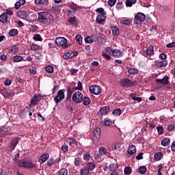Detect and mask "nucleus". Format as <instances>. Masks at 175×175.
<instances>
[{"mask_svg": "<svg viewBox=\"0 0 175 175\" xmlns=\"http://www.w3.org/2000/svg\"><path fill=\"white\" fill-rule=\"evenodd\" d=\"M29 72H30L31 75H36V73H37L36 68L31 67L29 68Z\"/></svg>", "mask_w": 175, "mask_h": 175, "instance_id": "63", "label": "nucleus"}, {"mask_svg": "<svg viewBox=\"0 0 175 175\" xmlns=\"http://www.w3.org/2000/svg\"><path fill=\"white\" fill-rule=\"evenodd\" d=\"M132 173V168L131 167H126L124 168V174L129 175Z\"/></svg>", "mask_w": 175, "mask_h": 175, "instance_id": "53", "label": "nucleus"}, {"mask_svg": "<svg viewBox=\"0 0 175 175\" xmlns=\"http://www.w3.org/2000/svg\"><path fill=\"white\" fill-rule=\"evenodd\" d=\"M50 17H53L51 14L47 12H40L38 13V21L44 25H49L50 24Z\"/></svg>", "mask_w": 175, "mask_h": 175, "instance_id": "1", "label": "nucleus"}, {"mask_svg": "<svg viewBox=\"0 0 175 175\" xmlns=\"http://www.w3.org/2000/svg\"><path fill=\"white\" fill-rule=\"evenodd\" d=\"M130 97L132 98L133 100H137V102H142V100H143V98H142V97L136 96V94H135L134 93H131L130 94Z\"/></svg>", "mask_w": 175, "mask_h": 175, "instance_id": "25", "label": "nucleus"}, {"mask_svg": "<svg viewBox=\"0 0 175 175\" xmlns=\"http://www.w3.org/2000/svg\"><path fill=\"white\" fill-rule=\"evenodd\" d=\"M116 2H117V0H109L108 5L111 8L116 5Z\"/></svg>", "mask_w": 175, "mask_h": 175, "instance_id": "62", "label": "nucleus"}, {"mask_svg": "<svg viewBox=\"0 0 175 175\" xmlns=\"http://www.w3.org/2000/svg\"><path fill=\"white\" fill-rule=\"evenodd\" d=\"M33 39L34 40H36L37 42H42V40H43V38H42V36H40V34H35Z\"/></svg>", "mask_w": 175, "mask_h": 175, "instance_id": "46", "label": "nucleus"}, {"mask_svg": "<svg viewBox=\"0 0 175 175\" xmlns=\"http://www.w3.org/2000/svg\"><path fill=\"white\" fill-rule=\"evenodd\" d=\"M109 170L111 172H117L118 170V165L117 164H110Z\"/></svg>", "mask_w": 175, "mask_h": 175, "instance_id": "32", "label": "nucleus"}, {"mask_svg": "<svg viewBox=\"0 0 175 175\" xmlns=\"http://www.w3.org/2000/svg\"><path fill=\"white\" fill-rule=\"evenodd\" d=\"M96 22L100 25H105L106 23V15H97Z\"/></svg>", "mask_w": 175, "mask_h": 175, "instance_id": "11", "label": "nucleus"}, {"mask_svg": "<svg viewBox=\"0 0 175 175\" xmlns=\"http://www.w3.org/2000/svg\"><path fill=\"white\" fill-rule=\"evenodd\" d=\"M157 129L158 135H163V126H157Z\"/></svg>", "mask_w": 175, "mask_h": 175, "instance_id": "56", "label": "nucleus"}, {"mask_svg": "<svg viewBox=\"0 0 175 175\" xmlns=\"http://www.w3.org/2000/svg\"><path fill=\"white\" fill-rule=\"evenodd\" d=\"M41 96H34L31 99V103H33L34 105H36L37 102H39L40 100Z\"/></svg>", "mask_w": 175, "mask_h": 175, "instance_id": "33", "label": "nucleus"}, {"mask_svg": "<svg viewBox=\"0 0 175 175\" xmlns=\"http://www.w3.org/2000/svg\"><path fill=\"white\" fill-rule=\"evenodd\" d=\"M70 59L75 58V57H77L79 55V52L77 51H71L69 52Z\"/></svg>", "mask_w": 175, "mask_h": 175, "instance_id": "55", "label": "nucleus"}, {"mask_svg": "<svg viewBox=\"0 0 175 175\" xmlns=\"http://www.w3.org/2000/svg\"><path fill=\"white\" fill-rule=\"evenodd\" d=\"M24 58L21 55H16L13 57L14 62H21Z\"/></svg>", "mask_w": 175, "mask_h": 175, "instance_id": "35", "label": "nucleus"}, {"mask_svg": "<svg viewBox=\"0 0 175 175\" xmlns=\"http://www.w3.org/2000/svg\"><path fill=\"white\" fill-rule=\"evenodd\" d=\"M75 39H76L78 44H81V43H83V36H81V35L77 34L75 36Z\"/></svg>", "mask_w": 175, "mask_h": 175, "instance_id": "41", "label": "nucleus"}, {"mask_svg": "<svg viewBox=\"0 0 175 175\" xmlns=\"http://www.w3.org/2000/svg\"><path fill=\"white\" fill-rule=\"evenodd\" d=\"M10 36H16V35H18V30L17 29H12L9 31Z\"/></svg>", "mask_w": 175, "mask_h": 175, "instance_id": "34", "label": "nucleus"}, {"mask_svg": "<svg viewBox=\"0 0 175 175\" xmlns=\"http://www.w3.org/2000/svg\"><path fill=\"white\" fill-rule=\"evenodd\" d=\"M27 160L22 159L18 161V165L19 166V167H27Z\"/></svg>", "mask_w": 175, "mask_h": 175, "instance_id": "29", "label": "nucleus"}, {"mask_svg": "<svg viewBox=\"0 0 175 175\" xmlns=\"http://www.w3.org/2000/svg\"><path fill=\"white\" fill-rule=\"evenodd\" d=\"M128 72L129 75H135L139 73V70H137V68H129Z\"/></svg>", "mask_w": 175, "mask_h": 175, "instance_id": "38", "label": "nucleus"}, {"mask_svg": "<svg viewBox=\"0 0 175 175\" xmlns=\"http://www.w3.org/2000/svg\"><path fill=\"white\" fill-rule=\"evenodd\" d=\"M38 26H36V25H32L30 27V30L32 31L33 32H36V31H38Z\"/></svg>", "mask_w": 175, "mask_h": 175, "instance_id": "64", "label": "nucleus"}, {"mask_svg": "<svg viewBox=\"0 0 175 175\" xmlns=\"http://www.w3.org/2000/svg\"><path fill=\"white\" fill-rule=\"evenodd\" d=\"M146 20V15L142 12H138L134 18V23L139 24V23H143Z\"/></svg>", "mask_w": 175, "mask_h": 175, "instance_id": "8", "label": "nucleus"}, {"mask_svg": "<svg viewBox=\"0 0 175 175\" xmlns=\"http://www.w3.org/2000/svg\"><path fill=\"white\" fill-rule=\"evenodd\" d=\"M105 51H106L105 53H107V54H109L111 56L112 55L113 50L111 49V48L107 46V47H105Z\"/></svg>", "mask_w": 175, "mask_h": 175, "instance_id": "59", "label": "nucleus"}, {"mask_svg": "<svg viewBox=\"0 0 175 175\" xmlns=\"http://www.w3.org/2000/svg\"><path fill=\"white\" fill-rule=\"evenodd\" d=\"M45 70L47 73H53L54 72V67L53 66H47L45 67Z\"/></svg>", "mask_w": 175, "mask_h": 175, "instance_id": "45", "label": "nucleus"}, {"mask_svg": "<svg viewBox=\"0 0 175 175\" xmlns=\"http://www.w3.org/2000/svg\"><path fill=\"white\" fill-rule=\"evenodd\" d=\"M111 57H115L116 58H120V57H122V52H121L118 49H115L112 52Z\"/></svg>", "mask_w": 175, "mask_h": 175, "instance_id": "16", "label": "nucleus"}, {"mask_svg": "<svg viewBox=\"0 0 175 175\" xmlns=\"http://www.w3.org/2000/svg\"><path fill=\"white\" fill-rule=\"evenodd\" d=\"M18 14L19 16V17H21V18H25V17H27V12L24 11V10H21L20 12H18Z\"/></svg>", "mask_w": 175, "mask_h": 175, "instance_id": "44", "label": "nucleus"}, {"mask_svg": "<svg viewBox=\"0 0 175 175\" xmlns=\"http://www.w3.org/2000/svg\"><path fill=\"white\" fill-rule=\"evenodd\" d=\"M122 8H124V3H122V2H118L116 5V8L117 9V10H121Z\"/></svg>", "mask_w": 175, "mask_h": 175, "instance_id": "58", "label": "nucleus"}, {"mask_svg": "<svg viewBox=\"0 0 175 175\" xmlns=\"http://www.w3.org/2000/svg\"><path fill=\"white\" fill-rule=\"evenodd\" d=\"M75 92L74 90H70V88H68L67 89V96H66V100H70L72 99V94Z\"/></svg>", "mask_w": 175, "mask_h": 175, "instance_id": "23", "label": "nucleus"}, {"mask_svg": "<svg viewBox=\"0 0 175 175\" xmlns=\"http://www.w3.org/2000/svg\"><path fill=\"white\" fill-rule=\"evenodd\" d=\"M83 98H84V96L81 92H76L73 94L72 99L75 103H81L83 102Z\"/></svg>", "mask_w": 175, "mask_h": 175, "instance_id": "5", "label": "nucleus"}, {"mask_svg": "<svg viewBox=\"0 0 175 175\" xmlns=\"http://www.w3.org/2000/svg\"><path fill=\"white\" fill-rule=\"evenodd\" d=\"M0 22L3 24H5V23H8V15H6L5 12L0 15Z\"/></svg>", "mask_w": 175, "mask_h": 175, "instance_id": "22", "label": "nucleus"}, {"mask_svg": "<svg viewBox=\"0 0 175 175\" xmlns=\"http://www.w3.org/2000/svg\"><path fill=\"white\" fill-rule=\"evenodd\" d=\"M81 175H89L90 174V170L87 168V167H84L81 171H80Z\"/></svg>", "mask_w": 175, "mask_h": 175, "instance_id": "36", "label": "nucleus"}, {"mask_svg": "<svg viewBox=\"0 0 175 175\" xmlns=\"http://www.w3.org/2000/svg\"><path fill=\"white\" fill-rule=\"evenodd\" d=\"M113 116H115V117H119V116H121V109L118 108L116 109H114L112 112Z\"/></svg>", "mask_w": 175, "mask_h": 175, "instance_id": "39", "label": "nucleus"}, {"mask_svg": "<svg viewBox=\"0 0 175 175\" xmlns=\"http://www.w3.org/2000/svg\"><path fill=\"white\" fill-rule=\"evenodd\" d=\"M170 144V139L165 137L161 141V146L163 147H167Z\"/></svg>", "mask_w": 175, "mask_h": 175, "instance_id": "24", "label": "nucleus"}, {"mask_svg": "<svg viewBox=\"0 0 175 175\" xmlns=\"http://www.w3.org/2000/svg\"><path fill=\"white\" fill-rule=\"evenodd\" d=\"M17 144H18V139L15 138L14 139H13L12 141H11L10 144V148H12V150H14L17 146Z\"/></svg>", "mask_w": 175, "mask_h": 175, "instance_id": "20", "label": "nucleus"}, {"mask_svg": "<svg viewBox=\"0 0 175 175\" xmlns=\"http://www.w3.org/2000/svg\"><path fill=\"white\" fill-rule=\"evenodd\" d=\"M79 9H81V8L75 3L72 4L66 10L67 16H70V14L76 13Z\"/></svg>", "mask_w": 175, "mask_h": 175, "instance_id": "7", "label": "nucleus"}, {"mask_svg": "<svg viewBox=\"0 0 175 175\" xmlns=\"http://www.w3.org/2000/svg\"><path fill=\"white\" fill-rule=\"evenodd\" d=\"M65 99V89L60 90L57 92V95L54 97L53 100L58 105V103L62 102Z\"/></svg>", "mask_w": 175, "mask_h": 175, "instance_id": "3", "label": "nucleus"}, {"mask_svg": "<svg viewBox=\"0 0 175 175\" xmlns=\"http://www.w3.org/2000/svg\"><path fill=\"white\" fill-rule=\"evenodd\" d=\"M49 158H50V154H49V153H44L38 158V162L40 163H44Z\"/></svg>", "mask_w": 175, "mask_h": 175, "instance_id": "13", "label": "nucleus"}, {"mask_svg": "<svg viewBox=\"0 0 175 175\" xmlns=\"http://www.w3.org/2000/svg\"><path fill=\"white\" fill-rule=\"evenodd\" d=\"M68 23H70L72 25H77V21H76V16H72L68 19Z\"/></svg>", "mask_w": 175, "mask_h": 175, "instance_id": "27", "label": "nucleus"}, {"mask_svg": "<svg viewBox=\"0 0 175 175\" xmlns=\"http://www.w3.org/2000/svg\"><path fill=\"white\" fill-rule=\"evenodd\" d=\"M55 43L62 49H67L68 47V40L63 37H59L55 39Z\"/></svg>", "mask_w": 175, "mask_h": 175, "instance_id": "4", "label": "nucleus"}, {"mask_svg": "<svg viewBox=\"0 0 175 175\" xmlns=\"http://www.w3.org/2000/svg\"><path fill=\"white\" fill-rule=\"evenodd\" d=\"M102 55L105 59H107V61H110V59H111V55H108L106 52H103Z\"/></svg>", "mask_w": 175, "mask_h": 175, "instance_id": "51", "label": "nucleus"}, {"mask_svg": "<svg viewBox=\"0 0 175 175\" xmlns=\"http://www.w3.org/2000/svg\"><path fill=\"white\" fill-rule=\"evenodd\" d=\"M0 131L1 133H7V132H9L10 131V126H3L0 129Z\"/></svg>", "mask_w": 175, "mask_h": 175, "instance_id": "49", "label": "nucleus"}, {"mask_svg": "<svg viewBox=\"0 0 175 175\" xmlns=\"http://www.w3.org/2000/svg\"><path fill=\"white\" fill-rule=\"evenodd\" d=\"M110 111V107L105 106L102 107L99 111L97 113L98 117H102V116H106Z\"/></svg>", "mask_w": 175, "mask_h": 175, "instance_id": "10", "label": "nucleus"}, {"mask_svg": "<svg viewBox=\"0 0 175 175\" xmlns=\"http://www.w3.org/2000/svg\"><path fill=\"white\" fill-rule=\"evenodd\" d=\"M136 2H137V0H126V6L127 8H131V6L135 5Z\"/></svg>", "mask_w": 175, "mask_h": 175, "instance_id": "26", "label": "nucleus"}, {"mask_svg": "<svg viewBox=\"0 0 175 175\" xmlns=\"http://www.w3.org/2000/svg\"><path fill=\"white\" fill-rule=\"evenodd\" d=\"M154 159H157V161H161V159L162 157H163V154L162 152H159L154 154Z\"/></svg>", "mask_w": 175, "mask_h": 175, "instance_id": "42", "label": "nucleus"}, {"mask_svg": "<svg viewBox=\"0 0 175 175\" xmlns=\"http://www.w3.org/2000/svg\"><path fill=\"white\" fill-rule=\"evenodd\" d=\"M139 174H144L147 172V167L146 166H141L138 168Z\"/></svg>", "mask_w": 175, "mask_h": 175, "instance_id": "40", "label": "nucleus"}, {"mask_svg": "<svg viewBox=\"0 0 175 175\" xmlns=\"http://www.w3.org/2000/svg\"><path fill=\"white\" fill-rule=\"evenodd\" d=\"M89 91L91 94H94V95H99L102 92V88L97 85H92L90 86Z\"/></svg>", "mask_w": 175, "mask_h": 175, "instance_id": "6", "label": "nucleus"}, {"mask_svg": "<svg viewBox=\"0 0 175 175\" xmlns=\"http://www.w3.org/2000/svg\"><path fill=\"white\" fill-rule=\"evenodd\" d=\"M95 167H96V165H95V164L94 163H88L86 165V168L88 169V170L92 171L94 170V169H95Z\"/></svg>", "mask_w": 175, "mask_h": 175, "instance_id": "28", "label": "nucleus"}, {"mask_svg": "<svg viewBox=\"0 0 175 175\" xmlns=\"http://www.w3.org/2000/svg\"><path fill=\"white\" fill-rule=\"evenodd\" d=\"M128 152L130 155H133L136 154V146L135 145H131L128 149Z\"/></svg>", "mask_w": 175, "mask_h": 175, "instance_id": "21", "label": "nucleus"}, {"mask_svg": "<svg viewBox=\"0 0 175 175\" xmlns=\"http://www.w3.org/2000/svg\"><path fill=\"white\" fill-rule=\"evenodd\" d=\"M0 92L5 98H9V96H12V92H10V90H8L5 88H3V89H1Z\"/></svg>", "mask_w": 175, "mask_h": 175, "instance_id": "12", "label": "nucleus"}, {"mask_svg": "<svg viewBox=\"0 0 175 175\" xmlns=\"http://www.w3.org/2000/svg\"><path fill=\"white\" fill-rule=\"evenodd\" d=\"M68 141L69 146H73V144H76V146H78L77 141H76V139H75V137H70L68 138Z\"/></svg>", "mask_w": 175, "mask_h": 175, "instance_id": "31", "label": "nucleus"}, {"mask_svg": "<svg viewBox=\"0 0 175 175\" xmlns=\"http://www.w3.org/2000/svg\"><path fill=\"white\" fill-rule=\"evenodd\" d=\"M98 152H99L100 155H102V156L107 155V150L105 147L100 148Z\"/></svg>", "mask_w": 175, "mask_h": 175, "instance_id": "30", "label": "nucleus"}, {"mask_svg": "<svg viewBox=\"0 0 175 175\" xmlns=\"http://www.w3.org/2000/svg\"><path fill=\"white\" fill-rule=\"evenodd\" d=\"M18 51V46L17 45H12L11 46V53H17Z\"/></svg>", "mask_w": 175, "mask_h": 175, "instance_id": "57", "label": "nucleus"}, {"mask_svg": "<svg viewBox=\"0 0 175 175\" xmlns=\"http://www.w3.org/2000/svg\"><path fill=\"white\" fill-rule=\"evenodd\" d=\"M90 38H92V40L94 43V42H98L99 41V37L96 35H92L90 36Z\"/></svg>", "mask_w": 175, "mask_h": 175, "instance_id": "61", "label": "nucleus"}, {"mask_svg": "<svg viewBox=\"0 0 175 175\" xmlns=\"http://www.w3.org/2000/svg\"><path fill=\"white\" fill-rule=\"evenodd\" d=\"M61 150L63 151V152L66 153L69 150V146H68L66 144H64L62 146Z\"/></svg>", "mask_w": 175, "mask_h": 175, "instance_id": "54", "label": "nucleus"}, {"mask_svg": "<svg viewBox=\"0 0 175 175\" xmlns=\"http://www.w3.org/2000/svg\"><path fill=\"white\" fill-rule=\"evenodd\" d=\"M36 5H44V6H49V0H35Z\"/></svg>", "mask_w": 175, "mask_h": 175, "instance_id": "18", "label": "nucleus"}, {"mask_svg": "<svg viewBox=\"0 0 175 175\" xmlns=\"http://www.w3.org/2000/svg\"><path fill=\"white\" fill-rule=\"evenodd\" d=\"M80 163H81V159L80 157H77L75 159V165L77 167L80 166Z\"/></svg>", "mask_w": 175, "mask_h": 175, "instance_id": "50", "label": "nucleus"}, {"mask_svg": "<svg viewBox=\"0 0 175 175\" xmlns=\"http://www.w3.org/2000/svg\"><path fill=\"white\" fill-rule=\"evenodd\" d=\"M154 65L157 68H164V66H167V61L163 60L161 62H155Z\"/></svg>", "mask_w": 175, "mask_h": 175, "instance_id": "15", "label": "nucleus"}, {"mask_svg": "<svg viewBox=\"0 0 175 175\" xmlns=\"http://www.w3.org/2000/svg\"><path fill=\"white\" fill-rule=\"evenodd\" d=\"M146 54H147V55H152V54H154V46H150L146 49Z\"/></svg>", "mask_w": 175, "mask_h": 175, "instance_id": "37", "label": "nucleus"}, {"mask_svg": "<svg viewBox=\"0 0 175 175\" xmlns=\"http://www.w3.org/2000/svg\"><path fill=\"white\" fill-rule=\"evenodd\" d=\"M111 29L113 36H118L120 35V29L117 26H111Z\"/></svg>", "mask_w": 175, "mask_h": 175, "instance_id": "17", "label": "nucleus"}, {"mask_svg": "<svg viewBox=\"0 0 175 175\" xmlns=\"http://www.w3.org/2000/svg\"><path fill=\"white\" fill-rule=\"evenodd\" d=\"M120 85L125 88H131V87H136L137 82L133 81L128 78H124L120 80Z\"/></svg>", "mask_w": 175, "mask_h": 175, "instance_id": "2", "label": "nucleus"}, {"mask_svg": "<svg viewBox=\"0 0 175 175\" xmlns=\"http://www.w3.org/2000/svg\"><path fill=\"white\" fill-rule=\"evenodd\" d=\"M59 175H68V170L66 168H61L58 172Z\"/></svg>", "mask_w": 175, "mask_h": 175, "instance_id": "43", "label": "nucleus"}, {"mask_svg": "<svg viewBox=\"0 0 175 175\" xmlns=\"http://www.w3.org/2000/svg\"><path fill=\"white\" fill-rule=\"evenodd\" d=\"M100 139V128L96 127L92 132L93 142H98Z\"/></svg>", "mask_w": 175, "mask_h": 175, "instance_id": "9", "label": "nucleus"}, {"mask_svg": "<svg viewBox=\"0 0 175 175\" xmlns=\"http://www.w3.org/2000/svg\"><path fill=\"white\" fill-rule=\"evenodd\" d=\"M90 158H91V154H90V152H86L84 154H83V159L84 161H89Z\"/></svg>", "mask_w": 175, "mask_h": 175, "instance_id": "60", "label": "nucleus"}, {"mask_svg": "<svg viewBox=\"0 0 175 175\" xmlns=\"http://www.w3.org/2000/svg\"><path fill=\"white\" fill-rule=\"evenodd\" d=\"M156 83H158L159 84H163V85H167V84H169V77L165 76L163 79H157Z\"/></svg>", "mask_w": 175, "mask_h": 175, "instance_id": "14", "label": "nucleus"}, {"mask_svg": "<svg viewBox=\"0 0 175 175\" xmlns=\"http://www.w3.org/2000/svg\"><path fill=\"white\" fill-rule=\"evenodd\" d=\"M82 102L84 106H90V105H91V99L90 98V97H83Z\"/></svg>", "mask_w": 175, "mask_h": 175, "instance_id": "19", "label": "nucleus"}, {"mask_svg": "<svg viewBox=\"0 0 175 175\" xmlns=\"http://www.w3.org/2000/svg\"><path fill=\"white\" fill-rule=\"evenodd\" d=\"M54 163H55V161L53 159L51 158L47 161V166H49V167H51Z\"/></svg>", "mask_w": 175, "mask_h": 175, "instance_id": "52", "label": "nucleus"}, {"mask_svg": "<svg viewBox=\"0 0 175 175\" xmlns=\"http://www.w3.org/2000/svg\"><path fill=\"white\" fill-rule=\"evenodd\" d=\"M96 12L98 13V15H106V12H105V9L103 8H99L96 10Z\"/></svg>", "mask_w": 175, "mask_h": 175, "instance_id": "47", "label": "nucleus"}, {"mask_svg": "<svg viewBox=\"0 0 175 175\" xmlns=\"http://www.w3.org/2000/svg\"><path fill=\"white\" fill-rule=\"evenodd\" d=\"M30 49L33 51H37V50H39V49H40V46H39L36 44H32L30 46Z\"/></svg>", "mask_w": 175, "mask_h": 175, "instance_id": "48", "label": "nucleus"}]
</instances>
